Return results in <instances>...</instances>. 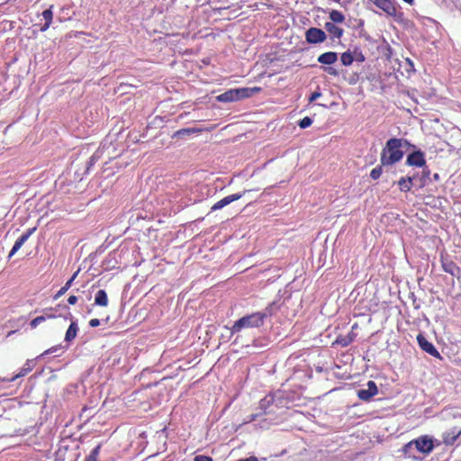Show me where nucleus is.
Returning a JSON list of instances; mask_svg holds the SVG:
<instances>
[{
    "mask_svg": "<svg viewBox=\"0 0 461 461\" xmlns=\"http://www.w3.org/2000/svg\"><path fill=\"white\" fill-rule=\"evenodd\" d=\"M321 95V94L320 92H313L310 98H309V102L312 103L313 101H315L317 98H319L320 96Z\"/></svg>",
    "mask_w": 461,
    "mask_h": 461,
    "instance_id": "38",
    "label": "nucleus"
},
{
    "mask_svg": "<svg viewBox=\"0 0 461 461\" xmlns=\"http://www.w3.org/2000/svg\"><path fill=\"white\" fill-rule=\"evenodd\" d=\"M95 304L102 307L108 305V297L104 290H98L95 295Z\"/></svg>",
    "mask_w": 461,
    "mask_h": 461,
    "instance_id": "23",
    "label": "nucleus"
},
{
    "mask_svg": "<svg viewBox=\"0 0 461 461\" xmlns=\"http://www.w3.org/2000/svg\"><path fill=\"white\" fill-rule=\"evenodd\" d=\"M421 167H422V171H421L420 175V174L414 175L416 176V179L414 181L419 182V186L420 188L426 186L429 183L431 182L430 171H429V167L426 165Z\"/></svg>",
    "mask_w": 461,
    "mask_h": 461,
    "instance_id": "14",
    "label": "nucleus"
},
{
    "mask_svg": "<svg viewBox=\"0 0 461 461\" xmlns=\"http://www.w3.org/2000/svg\"><path fill=\"white\" fill-rule=\"evenodd\" d=\"M374 3L378 8L382 9L384 13H386L390 16L395 17L397 14V9L394 5V3L391 0H370Z\"/></svg>",
    "mask_w": 461,
    "mask_h": 461,
    "instance_id": "11",
    "label": "nucleus"
},
{
    "mask_svg": "<svg viewBox=\"0 0 461 461\" xmlns=\"http://www.w3.org/2000/svg\"><path fill=\"white\" fill-rule=\"evenodd\" d=\"M266 316V313L260 312L243 316L230 328V333H238L243 329L258 328L264 324Z\"/></svg>",
    "mask_w": 461,
    "mask_h": 461,
    "instance_id": "3",
    "label": "nucleus"
},
{
    "mask_svg": "<svg viewBox=\"0 0 461 461\" xmlns=\"http://www.w3.org/2000/svg\"><path fill=\"white\" fill-rule=\"evenodd\" d=\"M352 55L353 61H356L357 63H363L366 60L365 55L363 54L362 50L357 47L354 48Z\"/></svg>",
    "mask_w": 461,
    "mask_h": 461,
    "instance_id": "28",
    "label": "nucleus"
},
{
    "mask_svg": "<svg viewBox=\"0 0 461 461\" xmlns=\"http://www.w3.org/2000/svg\"><path fill=\"white\" fill-rule=\"evenodd\" d=\"M382 173H383L382 165L377 166L371 170L370 176L372 179L376 180L381 176Z\"/></svg>",
    "mask_w": 461,
    "mask_h": 461,
    "instance_id": "31",
    "label": "nucleus"
},
{
    "mask_svg": "<svg viewBox=\"0 0 461 461\" xmlns=\"http://www.w3.org/2000/svg\"><path fill=\"white\" fill-rule=\"evenodd\" d=\"M312 123V118L305 116L304 118H303L302 120L299 121L298 125L300 126L301 129H306L309 126H311Z\"/></svg>",
    "mask_w": 461,
    "mask_h": 461,
    "instance_id": "32",
    "label": "nucleus"
},
{
    "mask_svg": "<svg viewBox=\"0 0 461 461\" xmlns=\"http://www.w3.org/2000/svg\"><path fill=\"white\" fill-rule=\"evenodd\" d=\"M356 335L349 332L347 335H339L336 338L333 344L339 345L342 348L348 347L355 339Z\"/></svg>",
    "mask_w": 461,
    "mask_h": 461,
    "instance_id": "17",
    "label": "nucleus"
},
{
    "mask_svg": "<svg viewBox=\"0 0 461 461\" xmlns=\"http://www.w3.org/2000/svg\"><path fill=\"white\" fill-rule=\"evenodd\" d=\"M259 416H260V414H258V413L250 414L249 416L247 417V419L244 420L243 423H249V422L255 421Z\"/></svg>",
    "mask_w": 461,
    "mask_h": 461,
    "instance_id": "37",
    "label": "nucleus"
},
{
    "mask_svg": "<svg viewBox=\"0 0 461 461\" xmlns=\"http://www.w3.org/2000/svg\"><path fill=\"white\" fill-rule=\"evenodd\" d=\"M46 321V317L43 315L34 318L31 322L30 326L32 329H35L39 324Z\"/></svg>",
    "mask_w": 461,
    "mask_h": 461,
    "instance_id": "33",
    "label": "nucleus"
},
{
    "mask_svg": "<svg viewBox=\"0 0 461 461\" xmlns=\"http://www.w3.org/2000/svg\"><path fill=\"white\" fill-rule=\"evenodd\" d=\"M79 271H80V269L76 271L73 274V276L70 277V279H68L66 282V284L58 291V293L54 295V300L59 299V297H61L63 294H65L67 293V291L71 287V285H72L74 280L76 279V277L77 276Z\"/></svg>",
    "mask_w": 461,
    "mask_h": 461,
    "instance_id": "19",
    "label": "nucleus"
},
{
    "mask_svg": "<svg viewBox=\"0 0 461 461\" xmlns=\"http://www.w3.org/2000/svg\"><path fill=\"white\" fill-rule=\"evenodd\" d=\"M417 341L420 346V348L425 351L426 353L429 354L432 357H440L439 352L437 350V348L434 347V345L427 340V339L422 335L419 334L417 336Z\"/></svg>",
    "mask_w": 461,
    "mask_h": 461,
    "instance_id": "9",
    "label": "nucleus"
},
{
    "mask_svg": "<svg viewBox=\"0 0 461 461\" xmlns=\"http://www.w3.org/2000/svg\"><path fill=\"white\" fill-rule=\"evenodd\" d=\"M98 159V157L94 154L91 158H90V161H89V164L90 166L94 165V163Z\"/></svg>",
    "mask_w": 461,
    "mask_h": 461,
    "instance_id": "43",
    "label": "nucleus"
},
{
    "mask_svg": "<svg viewBox=\"0 0 461 461\" xmlns=\"http://www.w3.org/2000/svg\"><path fill=\"white\" fill-rule=\"evenodd\" d=\"M249 192V190H244L242 193H237V194H230V195H228L222 199H221L220 201H218L217 203H215L211 210L212 211H217V210H221L222 209L223 207L227 206L228 204H230V203L234 202V201H237L239 199H240L246 193Z\"/></svg>",
    "mask_w": 461,
    "mask_h": 461,
    "instance_id": "10",
    "label": "nucleus"
},
{
    "mask_svg": "<svg viewBox=\"0 0 461 461\" xmlns=\"http://www.w3.org/2000/svg\"><path fill=\"white\" fill-rule=\"evenodd\" d=\"M411 149H415L416 147L405 139H389L381 153L382 166H392L399 162L403 158L404 152Z\"/></svg>",
    "mask_w": 461,
    "mask_h": 461,
    "instance_id": "1",
    "label": "nucleus"
},
{
    "mask_svg": "<svg viewBox=\"0 0 461 461\" xmlns=\"http://www.w3.org/2000/svg\"><path fill=\"white\" fill-rule=\"evenodd\" d=\"M60 307H61V305L59 304L55 308H47V309H45L43 311L44 312L43 316L46 317V320L55 319V318L59 317V315L57 314L56 312H57L58 309L60 308Z\"/></svg>",
    "mask_w": 461,
    "mask_h": 461,
    "instance_id": "27",
    "label": "nucleus"
},
{
    "mask_svg": "<svg viewBox=\"0 0 461 461\" xmlns=\"http://www.w3.org/2000/svg\"><path fill=\"white\" fill-rule=\"evenodd\" d=\"M101 446H96L90 454L86 457L85 461H97V457L100 454Z\"/></svg>",
    "mask_w": 461,
    "mask_h": 461,
    "instance_id": "29",
    "label": "nucleus"
},
{
    "mask_svg": "<svg viewBox=\"0 0 461 461\" xmlns=\"http://www.w3.org/2000/svg\"><path fill=\"white\" fill-rule=\"evenodd\" d=\"M338 60V53L328 51L318 57V62L324 65H332Z\"/></svg>",
    "mask_w": 461,
    "mask_h": 461,
    "instance_id": "15",
    "label": "nucleus"
},
{
    "mask_svg": "<svg viewBox=\"0 0 461 461\" xmlns=\"http://www.w3.org/2000/svg\"><path fill=\"white\" fill-rule=\"evenodd\" d=\"M378 393V388L374 381H368L366 388L359 389L357 391V396L360 400L368 402Z\"/></svg>",
    "mask_w": 461,
    "mask_h": 461,
    "instance_id": "8",
    "label": "nucleus"
},
{
    "mask_svg": "<svg viewBox=\"0 0 461 461\" xmlns=\"http://www.w3.org/2000/svg\"><path fill=\"white\" fill-rule=\"evenodd\" d=\"M194 461H212V457L204 455L195 456Z\"/></svg>",
    "mask_w": 461,
    "mask_h": 461,
    "instance_id": "35",
    "label": "nucleus"
},
{
    "mask_svg": "<svg viewBox=\"0 0 461 461\" xmlns=\"http://www.w3.org/2000/svg\"><path fill=\"white\" fill-rule=\"evenodd\" d=\"M279 403H281V399L276 400L275 394L269 393L260 400L259 408L264 414L274 413L275 408L278 407Z\"/></svg>",
    "mask_w": 461,
    "mask_h": 461,
    "instance_id": "5",
    "label": "nucleus"
},
{
    "mask_svg": "<svg viewBox=\"0 0 461 461\" xmlns=\"http://www.w3.org/2000/svg\"><path fill=\"white\" fill-rule=\"evenodd\" d=\"M406 164L410 167H421L426 165L425 154L421 150H413L406 158Z\"/></svg>",
    "mask_w": 461,
    "mask_h": 461,
    "instance_id": "7",
    "label": "nucleus"
},
{
    "mask_svg": "<svg viewBox=\"0 0 461 461\" xmlns=\"http://www.w3.org/2000/svg\"><path fill=\"white\" fill-rule=\"evenodd\" d=\"M36 230V228H31L29 230H27L26 232H24L23 234H22V236L20 238H18L17 240H21V243L22 244H24L28 239L32 235V233Z\"/></svg>",
    "mask_w": 461,
    "mask_h": 461,
    "instance_id": "30",
    "label": "nucleus"
},
{
    "mask_svg": "<svg viewBox=\"0 0 461 461\" xmlns=\"http://www.w3.org/2000/svg\"><path fill=\"white\" fill-rule=\"evenodd\" d=\"M324 28L333 38L336 39H340L344 32L342 28H339L331 22H327L324 25Z\"/></svg>",
    "mask_w": 461,
    "mask_h": 461,
    "instance_id": "16",
    "label": "nucleus"
},
{
    "mask_svg": "<svg viewBox=\"0 0 461 461\" xmlns=\"http://www.w3.org/2000/svg\"><path fill=\"white\" fill-rule=\"evenodd\" d=\"M336 3H339L341 0H333Z\"/></svg>",
    "mask_w": 461,
    "mask_h": 461,
    "instance_id": "45",
    "label": "nucleus"
},
{
    "mask_svg": "<svg viewBox=\"0 0 461 461\" xmlns=\"http://www.w3.org/2000/svg\"><path fill=\"white\" fill-rule=\"evenodd\" d=\"M461 435V428L453 427L443 433V442L446 445H453Z\"/></svg>",
    "mask_w": 461,
    "mask_h": 461,
    "instance_id": "12",
    "label": "nucleus"
},
{
    "mask_svg": "<svg viewBox=\"0 0 461 461\" xmlns=\"http://www.w3.org/2000/svg\"><path fill=\"white\" fill-rule=\"evenodd\" d=\"M340 61L343 66H346V67L350 66L354 62L352 51L348 50V51L342 53L341 57H340Z\"/></svg>",
    "mask_w": 461,
    "mask_h": 461,
    "instance_id": "26",
    "label": "nucleus"
},
{
    "mask_svg": "<svg viewBox=\"0 0 461 461\" xmlns=\"http://www.w3.org/2000/svg\"><path fill=\"white\" fill-rule=\"evenodd\" d=\"M259 91L258 87H241L230 89L216 96V100L221 103H230L252 96Z\"/></svg>",
    "mask_w": 461,
    "mask_h": 461,
    "instance_id": "4",
    "label": "nucleus"
},
{
    "mask_svg": "<svg viewBox=\"0 0 461 461\" xmlns=\"http://www.w3.org/2000/svg\"><path fill=\"white\" fill-rule=\"evenodd\" d=\"M330 19L331 20V23H343L345 20L344 14L338 11V10H332L330 13Z\"/></svg>",
    "mask_w": 461,
    "mask_h": 461,
    "instance_id": "25",
    "label": "nucleus"
},
{
    "mask_svg": "<svg viewBox=\"0 0 461 461\" xmlns=\"http://www.w3.org/2000/svg\"><path fill=\"white\" fill-rule=\"evenodd\" d=\"M23 244L21 243V240H16L14 242V245L13 246L11 251L9 252L8 258H11L23 246Z\"/></svg>",
    "mask_w": 461,
    "mask_h": 461,
    "instance_id": "34",
    "label": "nucleus"
},
{
    "mask_svg": "<svg viewBox=\"0 0 461 461\" xmlns=\"http://www.w3.org/2000/svg\"><path fill=\"white\" fill-rule=\"evenodd\" d=\"M42 18L44 19L45 23L41 27V31L45 32L50 28V26L52 23V19H53L52 6H50L49 9H46L45 11L42 12Z\"/></svg>",
    "mask_w": 461,
    "mask_h": 461,
    "instance_id": "21",
    "label": "nucleus"
},
{
    "mask_svg": "<svg viewBox=\"0 0 461 461\" xmlns=\"http://www.w3.org/2000/svg\"><path fill=\"white\" fill-rule=\"evenodd\" d=\"M325 71L328 72L330 75L338 76V71L334 68H331V67L326 68Z\"/></svg>",
    "mask_w": 461,
    "mask_h": 461,
    "instance_id": "40",
    "label": "nucleus"
},
{
    "mask_svg": "<svg viewBox=\"0 0 461 461\" xmlns=\"http://www.w3.org/2000/svg\"><path fill=\"white\" fill-rule=\"evenodd\" d=\"M416 179L415 176H408V177H401L397 182L400 190L402 192H409L411 189L412 183Z\"/></svg>",
    "mask_w": 461,
    "mask_h": 461,
    "instance_id": "18",
    "label": "nucleus"
},
{
    "mask_svg": "<svg viewBox=\"0 0 461 461\" xmlns=\"http://www.w3.org/2000/svg\"><path fill=\"white\" fill-rule=\"evenodd\" d=\"M59 349H60V347L59 346H55V347H52L49 349H47L46 351H44L43 354H41L39 357L44 356V355H49V354H52V353H55L57 352Z\"/></svg>",
    "mask_w": 461,
    "mask_h": 461,
    "instance_id": "36",
    "label": "nucleus"
},
{
    "mask_svg": "<svg viewBox=\"0 0 461 461\" xmlns=\"http://www.w3.org/2000/svg\"><path fill=\"white\" fill-rule=\"evenodd\" d=\"M434 447L433 438L429 435H423L404 445L402 450L406 456H411L413 449L421 454L428 455L432 452Z\"/></svg>",
    "mask_w": 461,
    "mask_h": 461,
    "instance_id": "2",
    "label": "nucleus"
},
{
    "mask_svg": "<svg viewBox=\"0 0 461 461\" xmlns=\"http://www.w3.org/2000/svg\"><path fill=\"white\" fill-rule=\"evenodd\" d=\"M89 325L92 328H95L100 325V321L98 319H92L89 321Z\"/></svg>",
    "mask_w": 461,
    "mask_h": 461,
    "instance_id": "39",
    "label": "nucleus"
},
{
    "mask_svg": "<svg viewBox=\"0 0 461 461\" xmlns=\"http://www.w3.org/2000/svg\"><path fill=\"white\" fill-rule=\"evenodd\" d=\"M77 297L76 295H70V296L68 297V303L69 304H72V305H73V304H76V303H77Z\"/></svg>",
    "mask_w": 461,
    "mask_h": 461,
    "instance_id": "41",
    "label": "nucleus"
},
{
    "mask_svg": "<svg viewBox=\"0 0 461 461\" xmlns=\"http://www.w3.org/2000/svg\"><path fill=\"white\" fill-rule=\"evenodd\" d=\"M442 267L445 272L452 276H456L460 271V268L453 261L443 262Z\"/></svg>",
    "mask_w": 461,
    "mask_h": 461,
    "instance_id": "24",
    "label": "nucleus"
},
{
    "mask_svg": "<svg viewBox=\"0 0 461 461\" xmlns=\"http://www.w3.org/2000/svg\"><path fill=\"white\" fill-rule=\"evenodd\" d=\"M78 326L77 321H71L68 329L66 331L65 341L71 342L77 335Z\"/></svg>",
    "mask_w": 461,
    "mask_h": 461,
    "instance_id": "20",
    "label": "nucleus"
},
{
    "mask_svg": "<svg viewBox=\"0 0 461 461\" xmlns=\"http://www.w3.org/2000/svg\"><path fill=\"white\" fill-rule=\"evenodd\" d=\"M36 359H28L23 366L21 368L18 374L11 377L10 379L4 378L3 381L14 382L19 377L25 376L29 372H31L35 366Z\"/></svg>",
    "mask_w": 461,
    "mask_h": 461,
    "instance_id": "13",
    "label": "nucleus"
},
{
    "mask_svg": "<svg viewBox=\"0 0 461 461\" xmlns=\"http://www.w3.org/2000/svg\"><path fill=\"white\" fill-rule=\"evenodd\" d=\"M433 179H434L435 181H438V180L439 179V175H438V173H435V174L433 175Z\"/></svg>",
    "mask_w": 461,
    "mask_h": 461,
    "instance_id": "44",
    "label": "nucleus"
},
{
    "mask_svg": "<svg viewBox=\"0 0 461 461\" xmlns=\"http://www.w3.org/2000/svg\"><path fill=\"white\" fill-rule=\"evenodd\" d=\"M236 461H258V459L254 456H251L249 457H247V458H240V459H238Z\"/></svg>",
    "mask_w": 461,
    "mask_h": 461,
    "instance_id": "42",
    "label": "nucleus"
},
{
    "mask_svg": "<svg viewBox=\"0 0 461 461\" xmlns=\"http://www.w3.org/2000/svg\"><path fill=\"white\" fill-rule=\"evenodd\" d=\"M327 38L324 31L319 28L312 27L305 32L306 41L311 44H317L323 42Z\"/></svg>",
    "mask_w": 461,
    "mask_h": 461,
    "instance_id": "6",
    "label": "nucleus"
},
{
    "mask_svg": "<svg viewBox=\"0 0 461 461\" xmlns=\"http://www.w3.org/2000/svg\"><path fill=\"white\" fill-rule=\"evenodd\" d=\"M203 130L200 129V128H194V127H192V128H184V129H180L178 131H176L174 134H173V138H184L185 136H189L191 134H194V133H199L201 132Z\"/></svg>",
    "mask_w": 461,
    "mask_h": 461,
    "instance_id": "22",
    "label": "nucleus"
}]
</instances>
